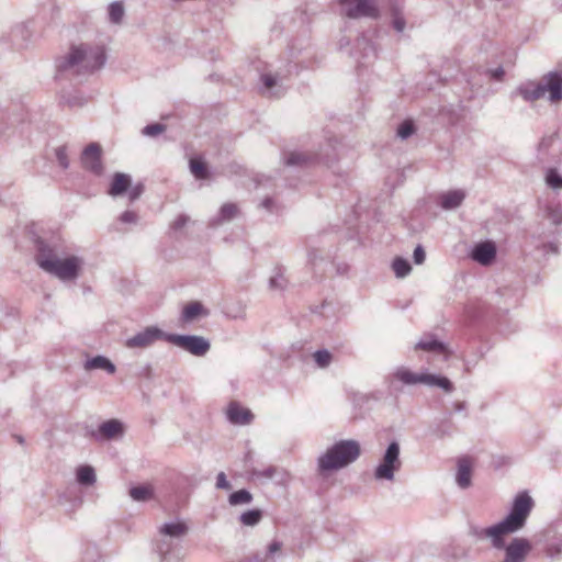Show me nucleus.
<instances>
[{
    "label": "nucleus",
    "instance_id": "obj_51",
    "mask_svg": "<svg viewBox=\"0 0 562 562\" xmlns=\"http://www.w3.org/2000/svg\"><path fill=\"white\" fill-rule=\"evenodd\" d=\"M353 562H370V558H369V557H366V558H363V559H358V558H357V559H355V558H353Z\"/></svg>",
    "mask_w": 562,
    "mask_h": 562
},
{
    "label": "nucleus",
    "instance_id": "obj_26",
    "mask_svg": "<svg viewBox=\"0 0 562 562\" xmlns=\"http://www.w3.org/2000/svg\"><path fill=\"white\" fill-rule=\"evenodd\" d=\"M190 170L196 179H206L209 177L207 166L201 158L190 159Z\"/></svg>",
    "mask_w": 562,
    "mask_h": 562
},
{
    "label": "nucleus",
    "instance_id": "obj_50",
    "mask_svg": "<svg viewBox=\"0 0 562 562\" xmlns=\"http://www.w3.org/2000/svg\"><path fill=\"white\" fill-rule=\"evenodd\" d=\"M352 449H353V457H358L361 453L360 447L358 443L353 442Z\"/></svg>",
    "mask_w": 562,
    "mask_h": 562
},
{
    "label": "nucleus",
    "instance_id": "obj_24",
    "mask_svg": "<svg viewBox=\"0 0 562 562\" xmlns=\"http://www.w3.org/2000/svg\"><path fill=\"white\" fill-rule=\"evenodd\" d=\"M351 459H319V471L325 475L334 470H339L348 465Z\"/></svg>",
    "mask_w": 562,
    "mask_h": 562
},
{
    "label": "nucleus",
    "instance_id": "obj_7",
    "mask_svg": "<svg viewBox=\"0 0 562 562\" xmlns=\"http://www.w3.org/2000/svg\"><path fill=\"white\" fill-rule=\"evenodd\" d=\"M166 340L194 356H203L210 349V344L199 336L167 335Z\"/></svg>",
    "mask_w": 562,
    "mask_h": 562
},
{
    "label": "nucleus",
    "instance_id": "obj_22",
    "mask_svg": "<svg viewBox=\"0 0 562 562\" xmlns=\"http://www.w3.org/2000/svg\"><path fill=\"white\" fill-rule=\"evenodd\" d=\"M520 94L527 101H536L542 98L546 93V87L540 83H529L519 89Z\"/></svg>",
    "mask_w": 562,
    "mask_h": 562
},
{
    "label": "nucleus",
    "instance_id": "obj_6",
    "mask_svg": "<svg viewBox=\"0 0 562 562\" xmlns=\"http://www.w3.org/2000/svg\"><path fill=\"white\" fill-rule=\"evenodd\" d=\"M514 532L515 531L507 525V522H505L504 519L486 528H471V535L473 537H475L477 540L488 539L492 547L497 550H501L506 546L504 537Z\"/></svg>",
    "mask_w": 562,
    "mask_h": 562
},
{
    "label": "nucleus",
    "instance_id": "obj_42",
    "mask_svg": "<svg viewBox=\"0 0 562 562\" xmlns=\"http://www.w3.org/2000/svg\"><path fill=\"white\" fill-rule=\"evenodd\" d=\"M426 255L422 246H417L414 250V261L417 265H422L425 261Z\"/></svg>",
    "mask_w": 562,
    "mask_h": 562
},
{
    "label": "nucleus",
    "instance_id": "obj_47",
    "mask_svg": "<svg viewBox=\"0 0 562 562\" xmlns=\"http://www.w3.org/2000/svg\"><path fill=\"white\" fill-rule=\"evenodd\" d=\"M262 81L268 89H271L276 85V79L271 75H263Z\"/></svg>",
    "mask_w": 562,
    "mask_h": 562
},
{
    "label": "nucleus",
    "instance_id": "obj_44",
    "mask_svg": "<svg viewBox=\"0 0 562 562\" xmlns=\"http://www.w3.org/2000/svg\"><path fill=\"white\" fill-rule=\"evenodd\" d=\"M120 220L123 223H135L137 221V214L133 211H125L121 216Z\"/></svg>",
    "mask_w": 562,
    "mask_h": 562
},
{
    "label": "nucleus",
    "instance_id": "obj_43",
    "mask_svg": "<svg viewBox=\"0 0 562 562\" xmlns=\"http://www.w3.org/2000/svg\"><path fill=\"white\" fill-rule=\"evenodd\" d=\"M282 549V543L278 540H273L269 546H268V555L269 557H273L276 553H279Z\"/></svg>",
    "mask_w": 562,
    "mask_h": 562
},
{
    "label": "nucleus",
    "instance_id": "obj_31",
    "mask_svg": "<svg viewBox=\"0 0 562 562\" xmlns=\"http://www.w3.org/2000/svg\"><path fill=\"white\" fill-rule=\"evenodd\" d=\"M109 16L113 23H120L124 16V8L121 2H113L109 7Z\"/></svg>",
    "mask_w": 562,
    "mask_h": 562
},
{
    "label": "nucleus",
    "instance_id": "obj_34",
    "mask_svg": "<svg viewBox=\"0 0 562 562\" xmlns=\"http://www.w3.org/2000/svg\"><path fill=\"white\" fill-rule=\"evenodd\" d=\"M238 214V207L236 204L227 203L221 209V215L224 220H232Z\"/></svg>",
    "mask_w": 562,
    "mask_h": 562
},
{
    "label": "nucleus",
    "instance_id": "obj_35",
    "mask_svg": "<svg viewBox=\"0 0 562 562\" xmlns=\"http://www.w3.org/2000/svg\"><path fill=\"white\" fill-rule=\"evenodd\" d=\"M414 124L412 121H404L397 128V135L401 138H407L414 133Z\"/></svg>",
    "mask_w": 562,
    "mask_h": 562
},
{
    "label": "nucleus",
    "instance_id": "obj_3",
    "mask_svg": "<svg viewBox=\"0 0 562 562\" xmlns=\"http://www.w3.org/2000/svg\"><path fill=\"white\" fill-rule=\"evenodd\" d=\"M533 506L535 502L528 492H519L514 498L509 514L504 518L505 522L517 532L525 527Z\"/></svg>",
    "mask_w": 562,
    "mask_h": 562
},
{
    "label": "nucleus",
    "instance_id": "obj_10",
    "mask_svg": "<svg viewBox=\"0 0 562 562\" xmlns=\"http://www.w3.org/2000/svg\"><path fill=\"white\" fill-rule=\"evenodd\" d=\"M166 336L167 335L156 327H147L144 331L127 339L125 345L128 348H146L157 339H166Z\"/></svg>",
    "mask_w": 562,
    "mask_h": 562
},
{
    "label": "nucleus",
    "instance_id": "obj_49",
    "mask_svg": "<svg viewBox=\"0 0 562 562\" xmlns=\"http://www.w3.org/2000/svg\"><path fill=\"white\" fill-rule=\"evenodd\" d=\"M404 26H405V22L403 19L401 18H396L394 20V27L398 31V32H402L404 30Z\"/></svg>",
    "mask_w": 562,
    "mask_h": 562
},
{
    "label": "nucleus",
    "instance_id": "obj_28",
    "mask_svg": "<svg viewBox=\"0 0 562 562\" xmlns=\"http://www.w3.org/2000/svg\"><path fill=\"white\" fill-rule=\"evenodd\" d=\"M262 512L260 509H250L240 515V522L244 526L254 527L260 522Z\"/></svg>",
    "mask_w": 562,
    "mask_h": 562
},
{
    "label": "nucleus",
    "instance_id": "obj_39",
    "mask_svg": "<svg viewBox=\"0 0 562 562\" xmlns=\"http://www.w3.org/2000/svg\"><path fill=\"white\" fill-rule=\"evenodd\" d=\"M306 161V157L300 153H291L286 159L288 165H302Z\"/></svg>",
    "mask_w": 562,
    "mask_h": 562
},
{
    "label": "nucleus",
    "instance_id": "obj_48",
    "mask_svg": "<svg viewBox=\"0 0 562 562\" xmlns=\"http://www.w3.org/2000/svg\"><path fill=\"white\" fill-rule=\"evenodd\" d=\"M142 193V188L140 187H135L134 189H132V191L130 192V199L133 201V200H136Z\"/></svg>",
    "mask_w": 562,
    "mask_h": 562
},
{
    "label": "nucleus",
    "instance_id": "obj_25",
    "mask_svg": "<svg viewBox=\"0 0 562 562\" xmlns=\"http://www.w3.org/2000/svg\"><path fill=\"white\" fill-rule=\"evenodd\" d=\"M203 306L199 302H190L183 307L182 319L184 322H191L199 315L203 314Z\"/></svg>",
    "mask_w": 562,
    "mask_h": 562
},
{
    "label": "nucleus",
    "instance_id": "obj_8",
    "mask_svg": "<svg viewBox=\"0 0 562 562\" xmlns=\"http://www.w3.org/2000/svg\"><path fill=\"white\" fill-rule=\"evenodd\" d=\"M502 562H526L532 550V544L527 538L517 537L506 544Z\"/></svg>",
    "mask_w": 562,
    "mask_h": 562
},
{
    "label": "nucleus",
    "instance_id": "obj_1",
    "mask_svg": "<svg viewBox=\"0 0 562 562\" xmlns=\"http://www.w3.org/2000/svg\"><path fill=\"white\" fill-rule=\"evenodd\" d=\"M36 262L43 270L60 280L76 279L81 267V260L76 256L60 259L52 250L45 249L40 250Z\"/></svg>",
    "mask_w": 562,
    "mask_h": 562
},
{
    "label": "nucleus",
    "instance_id": "obj_16",
    "mask_svg": "<svg viewBox=\"0 0 562 562\" xmlns=\"http://www.w3.org/2000/svg\"><path fill=\"white\" fill-rule=\"evenodd\" d=\"M379 9L374 0H353V18L368 16L376 18Z\"/></svg>",
    "mask_w": 562,
    "mask_h": 562
},
{
    "label": "nucleus",
    "instance_id": "obj_52",
    "mask_svg": "<svg viewBox=\"0 0 562 562\" xmlns=\"http://www.w3.org/2000/svg\"><path fill=\"white\" fill-rule=\"evenodd\" d=\"M273 472L274 470L273 469H268L265 474L268 476V477H272L273 476Z\"/></svg>",
    "mask_w": 562,
    "mask_h": 562
},
{
    "label": "nucleus",
    "instance_id": "obj_21",
    "mask_svg": "<svg viewBox=\"0 0 562 562\" xmlns=\"http://www.w3.org/2000/svg\"><path fill=\"white\" fill-rule=\"evenodd\" d=\"M128 494L135 502H148L154 497V488L148 484L137 485L131 487Z\"/></svg>",
    "mask_w": 562,
    "mask_h": 562
},
{
    "label": "nucleus",
    "instance_id": "obj_38",
    "mask_svg": "<svg viewBox=\"0 0 562 562\" xmlns=\"http://www.w3.org/2000/svg\"><path fill=\"white\" fill-rule=\"evenodd\" d=\"M165 131V126L159 123L147 125L144 128V134L148 136H157Z\"/></svg>",
    "mask_w": 562,
    "mask_h": 562
},
{
    "label": "nucleus",
    "instance_id": "obj_33",
    "mask_svg": "<svg viewBox=\"0 0 562 562\" xmlns=\"http://www.w3.org/2000/svg\"><path fill=\"white\" fill-rule=\"evenodd\" d=\"M313 357L321 368L327 367L331 361V355L327 350L316 351Z\"/></svg>",
    "mask_w": 562,
    "mask_h": 562
},
{
    "label": "nucleus",
    "instance_id": "obj_40",
    "mask_svg": "<svg viewBox=\"0 0 562 562\" xmlns=\"http://www.w3.org/2000/svg\"><path fill=\"white\" fill-rule=\"evenodd\" d=\"M216 487L222 490H229L231 484L226 479V475L224 472H220L216 477Z\"/></svg>",
    "mask_w": 562,
    "mask_h": 562
},
{
    "label": "nucleus",
    "instance_id": "obj_32",
    "mask_svg": "<svg viewBox=\"0 0 562 562\" xmlns=\"http://www.w3.org/2000/svg\"><path fill=\"white\" fill-rule=\"evenodd\" d=\"M548 186L553 189H562V177L557 172L555 169H550L546 176Z\"/></svg>",
    "mask_w": 562,
    "mask_h": 562
},
{
    "label": "nucleus",
    "instance_id": "obj_15",
    "mask_svg": "<svg viewBox=\"0 0 562 562\" xmlns=\"http://www.w3.org/2000/svg\"><path fill=\"white\" fill-rule=\"evenodd\" d=\"M496 256V247L492 241H484L475 246L472 258L481 265H490Z\"/></svg>",
    "mask_w": 562,
    "mask_h": 562
},
{
    "label": "nucleus",
    "instance_id": "obj_5",
    "mask_svg": "<svg viewBox=\"0 0 562 562\" xmlns=\"http://www.w3.org/2000/svg\"><path fill=\"white\" fill-rule=\"evenodd\" d=\"M189 531V527L186 521L176 519L172 521L165 522L159 527V535L161 539L157 543V551L161 557H166L172 548V539H181Z\"/></svg>",
    "mask_w": 562,
    "mask_h": 562
},
{
    "label": "nucleus",
    "instance_id": "obj_23",
    "mask_svg": "<svg viewBox=\"0 0 562 562\" xmlns=\"http://www.w3.org/2000/svg\"><path fill=\"white\" fill-rule=\"evenodd\" d=\"M464 199V193L460 190L449 191L440 196V204L443 209H454L459 206Z\"/></svg>",
    "mask_w": 562,
    "mask_h": 562
},
{
    "label": "nucleus",
    "instance_id": "obj_29",
    "mask_svg": "<svg viewBox=\"0 0 562 562\" xmlns=\"http://www.w3.org/2000/svg\"><path fill=\"white\" fill-rule=\"evenodd\" d=\"M325 457H351V441L337 443Z\"/></svg>",
    "mask_w": 562,
    "mask_h": 562
},
{
    "label": "nucleus",
    "instance_id": "obj_19",
    "mask_svg": "<svg viewBox=\"0 0 562 562\" xmlns=\"http://www.w3.org/2000/svg\"><path fill=\"white\" fill-rule=\"evenodd\" d=\"M131 186V178L125 173H115L109 193L113 196L124 193Z\"/></svg>",
    "mask_w": 562,
    "mask_h": 562
},
{
    "label": "nucleus",
    "instance_id": "obj_11",
    "mask_svg": "<svg viewBox=\"0 0 562 562\" xmlns=\"http://www.w3.org/2000/svg\"><path fill=\"white\" fill-rule=\"evenodd\" d=\"M402 467V459H381L375 467L373 477L376 482H393L395 472Z\"/></svg>",
    "mask_w": 562,
    "mask_h": 562
},
{
    "label": "nucleus",
    "instance_id": "obj_30",
    "mask_svg": "<svg viewBox=\"0 0 562 562\" xmlns=\"http://www.w3.org/2000/svg\"><path fill=\"white\" fill-rule=\"evenodd\" d=\"M392 268H393L396 277H398V278H403V277L407 276L412 269L409 263L407 262V260H405L403 258H395L393 261Z\"/></svg>",
    "mask_w": 562,
    "mask_h": 562
},
{
    "label": "nucleus",
    "instance_id": "obj_2",
    "mask_svg": "<svg viewBox=\"0 0 562 562\" xmlns=\"http://www.w3.org/2000/svg\"><path fill=\"white\" fill-rule=\"evenodd\" d=\"M105 52L103 46L79 45L71 48L63 68H77L78 72L93 71L103 66Z\"/></svg>",
    "mask_w": 562,
    "mask_h": 562
},
{
    "label": "nucleus",
    "instance_id": "obj_41",
    "mask_svg": "<svg viewBox=\"0 0 562 562\" xmlns=\"http://www.w3.org/2000/svg\"><path fill=\"white\" fill-rule=\"evenodd\" d=\"M562 553V542L550 544L547 549V554L550 558H555Z\"/></svg>",
    "mask_w": 562,
    "mask_h": 562
},
{
    "label": "nucleus",
    "instance_id": "obj_36",
    "mask_svg": "<svg viewBox=\"0 0 562 562\" xmlns=\"http://www.w3.org/2000/svg\"><path fill=\"white\" fill-rule=\"evenodd\" d=\"M417 348L426 350V351H442L443 346L437 340H427L420 341L417 345Z\"/></svg>",
    "mask_w": 562,
    "mask_h": 562
},
{
    "label": "nucleus",
    "instance_id": "obj_14",
    "mask_svg": "<svg viewBox=\"0 0 562 562\" xmlns=\"http://www.w3.org/2000/svg\"><path fill=\"white\" fill-rule=\"evenodd\" d=\"M474 459H458L456 482L460 488H468L471 485Z\"/></svg>",
    "mask_w": 562,
    "mask_h": 562
},
{
    "label": "nucleus",
    "instance_id": "obj_17",
    "mask_svg": "<svg viewBox=\"0 0 562 562\" xmlns=\"http://www.w3.org/2000/svg\"><path fill=\"white\" fill-rule=\"evenodd\" d=\"M76 481L80 486L91 487L97 482V474L91 465H80L76 469Z\"/></svg>",
    "mask_w": 562,
    "mask_h": 562
},
{
    "label": "nucleus",
    "instance_id": "obj_20",
    "mask_svg": "<svg viewBox=\"0 0 562 562\" xmlns=\"http://www.w3.org/2000/svg\"><path fill=\"white\" fill-rule=\"evenodd\" d=\"M85 369L88 371L100 369V370L106 371L110 374H113L116 370L115 366L108 358H105L103 356H97V357L88 360L85 363Z\"/></svg>",
    "mask_w": 562,
    "mask_h": 562
},
{
    "label": "nucleus",
    "instance_id": "obj_4",
    "mask_svg": "<svg viewBox=\"0 0 562 562\" xmlns=\"http://www.w3.org/2000/svg\"><path fill=\"white\" fill-rule=\"evenodd\" d=\"M394 378L404 384H426L430 386H439L446 392L452 390L451 382L443 376H437L430 373H415L409 369L400 368L394 372Z\"/></svg>",
    "mask_w": 562,
    "mask_h": 562
},
{
    "label": "nucleus",
    "instance_id": "obj_37",
    "mask_svg": "<svg viewBox=\"0 0 562 562\" xmlns=\"http://www.w3.org/2000/svg\"><path fill=\"white\" fill-rule=\"evenodd\" d=\"M547 216L554 225L562 224V209L560 206L550 207Z\"/></svg>",
    "mask_w": 562,
    "mask_h": 562
},
{
    "label": "nucleus",
    "instance_id": "obj_13",
    "mask_svg": "<svg viewBox=\"0 0 562 562\" xmlns=\"http://www.w3.org/2000/svg\"><path fill=\"white\" fill-rule=\"evenodd\" d=\"M227 418L231 423L237 425H247L251 423L254 415L247 407L237 402L229 403L227 411Z\"/></svg>",
    "mask_w": 562,
    "mask_h": 562
},
{
    "label": "nucleus",
    "instance_id": "obj_9",
    "mask_svg": "<svg viewBox=\"0 0 562 562\" xmlns=\"http://www.w3.org/2000/svg\"><path fill=\"white\" fill-rule=\"evenodd\" d=\"M102 148L97 143L89 144L82 155L81 162L83 167L97 175L102 171V162H101Z\"/></svg>",
    "mask_w": 562,
    "mask_h": 562
},
{
    "label": "nucleus",
    "instance_id": "obj_46",
    "mask_svg": "<svg viewBox=\"0 0 562 562\" xmlns=\"http://www.w3.org/2000/svg\"><path fill=\"white\" fill-rule=\"evenodd\" d=\"M398 454H400V447H398V445L396 442H392L389 446L384 457H398Z\"/></svg>",
    "mask_w": 562,
    "mask_h": 562
},
{
    "label": "nucleus",
    "instance_id": "obj_53",
    "mask_svg": "<svg viewBox=\"0 0 562 562\" xmlns=\"http://www.w3.org/2000/svg\"><path fill=\"white\" fill-rule=\"evenodd\" d=\"M345 14H346L347 16H351V8L346 7V8H345Z\"/></svg>",
    "mask_w": 562,
    "mask_h": 562
},
{
    "label": "nucleus",
    "instance_id": "obj_18",
    "mask_svg": "<svg viewBox=\"0 0 562 562\" xmlns=\"http://www.w3.org/2000/svg\"><path fill=\"white\" fill-rule=\"evenodd\" d=\"M546 91L550 93V100L553 102L560 101L562 99V78L552 74L547 78Z\"/></svg>",
    "mask_w": 562,
    "mask_h": 562
},
{
    "label": "nucleus",
    "instance_id": "obj_27",
    "mask_svg": "<svg viewBox=\"0 0 562 562\" xmlns=\"http://www.w3.org/2000/svg\"><path fill=\"white\" fill-rule=\"evenodd\" d=\"M251 501L252 495L247 490H239L237 492H234L228 497V503L232 506L250 504Z\"/></svg>",
    "mask_w": 562,
    "mask_h": 562
},
{
    "label": "nucleus",
    "instance_id": "obj_12",
    "mask_svg": "<svg viewBox=\"0 0 562 562\" xmlns=\"http://www.w3.org/2000/svg\"><path fill=\"white\" fill-rule=\"evenodd\" d=\"M124 426L119 419H110L102 423L98 430L92 434L95 439H113L122 436Z\"/></svg>",
    "mask_w": 562,
    "mask_h": 562
},
{
    "label": "nucleus",
    "instance_id": "obj_45",
    "mask_svg": "<svg viewBox=\"0 0 562 562\" xmlns=\"http://www.w3.org/2000/svg\"><path fill=\"white\" fill-rule=\"evenodd\" d=\"M56 155L58 158L59 164L66 168L68 166L67 155L65 148H58L56 150Z\"/></svg>",
    "mask_w": 562,
    "mask_h": 562
}]
</instances>
